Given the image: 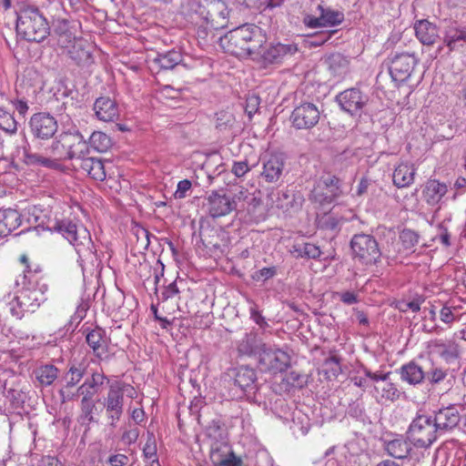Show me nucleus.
<instances>
[{
  "mask_svg": "<svg viewBox=\"0 0 466 466\" xmlns=\"http://www.w3.org/2000/svg\"><path fill=\"white\" fill-rule=\"evenodd\" d=\"M417 64L418 58L413 54H395L390 60V74L394 81L404 82L410 76Z\"/></svg>",
  "mask_w": 466,
  "mask_h": 466,
  "instance_id": "13",
  "label": "nucleus"
},
{
  "mask_svg": "<svg viewBox=\"0 0 466 466\" xmlns=\"http://www.w3.org/2000/svg\"><path fill=\"white\" fill-rule=\"evenodd\" d=\"M35 226L33 231L40 235V229L50 235L52 231L61 234L73 245L79 256H88L94 253V244L89 231L82 225H76L69 220H57L51 216V210L34 207L31 211ZM32 228V226H31Z\"/></svg>",
  "mask_w": 466,
  "mask_h": 466,
  "instance_id": "1",
  "label": "nucleus"
},
{
  "mask_svg": "<svg viewBox=\"0 0 466 466\" xmlns=\"http://www.w3.org/2000/svg\"><path fill=\"white\" fill-rule=\"evenodd\" d=\"M339 299L347 305H352L359 302L358 295L352 291H344L338 293Z\"/></svg>",
  "mask_w": 466,
  "mask_h": 466,
  "instance_id": "63",
  "label": "nucleus"
},
{
  "mask_svg": "<svg viewBox=\"0 0 466 466\" xmlns=\"http://www.w3.org/2000/svg\"><path fill=\"white\" fill-rule=\"evenodd\" d=\"M87 366L84 362H72L63 376V381L66 387H75L84 378Z\"/></svg>",
  "mask_w": 466,
  "mask_h": 466,
  "instance_id": "38",
  "label": "nucleus"
},
{
  "mask_svg": "<svg viewBox=\"0 0 466 466\" xmlns=\"http://www.w3.org/2000/svg\"><path fill=\"white\" fill-rule=\"evenodd\" d=\"M240 352L256 355L263 370L272 373L284 372L290 366V356L284 350L247 336L238 346Z\"/></svg>",
  "mask_w": 466,
  "mask_h": 466,
  "instance_id": "4",
  "label": "nucleus"
},
{
  "mask_svg": "<svg viewBox=\"0 0 466 466\" xmlns=\"http://www.w3.org/2000/svg\"><path fill=\"white\" fill-rule=\"evenodd\" d=\"M225 449L227 451L212 450L210 458L213 464L215 466H242L241 459L237 457L228 447Z\"/></svg>",
  "mask_w": 466,
  "mask_h": 466,
  "instance_id": "35",
  "label": "nucleus"
},
{
  "mask_svg": "<svg viewBox=\"0 0 466 466\" xmlns=\"http://www.w3.org/2000/svg\"><path fill=\"white\" fill-rule=\"evenodd\" d=\"M205 8L203 1L200 0H182L180 4V14L191 23L200 20Z\"/></svg>",
  "mask_w": 466,
  "mask_h": 466,
  "instance_id": "36",
  "label": "nucleus"
},
{
  "mask_svg": "<svg viewBox=\"0 0 466 466\" xmlns=\"http://www.w3.org/2000/svg\"><path fill=\"white\" fill-rule=\"evenodd\" d=\"M416 168L413 164L409 162H400L395 167L392 175L393 183L398 187H406L414 181Z\"/></svg>",
  "mask_w": 466,
  "mask_h": 466,
  "instance_id": "28",
  "label": "nucleus"
},
{
  "mask_svg": "<svg viewBox=\"0 0 466 466\" xmlns=\"http://www.w3.org/2000/svg\"><path fill=\"white\" fill-rule=\"evenodd\" d=\"M113 383L116 386L115 388L118 389L123 398L125 395L130 399L137 398V390L132 385L120 380H115Z\"/></svg>",
  "mask_w": 466,
  "mask_h": 466,
  "instance_id": "54",
  "label": "nucleus"
},
{
  "mask_svg": "<svg viewBox=\"0 0 466 466\" xmlns=\"http://www.w3.org/2000/svg\"><path fill=\"white\" fill-rule=\"evenodd\" d=\"M401 244L406 250H411L419 242V235L411 229H404L400 235Z\"/></svg>",
  "mask_w": 466,
  "mask_h": 466,
  "instance_id": "49",
  "label": "nucleus"
},
{
  "mask_svg": "<svg viewBox=\"0 0 466 466\" xmlns=\"http://www.w3.org/2000/svg\"><path fill=\"white\" fill-rule=\"evenodd\" d=\"M68 55L79 66H87L92 62L89 46L83 39L74 40V44L68 49Z\"/></svg>",
  "mask_w": 466,
  "mask_h": 466,
  "instance_id": "30",
  "label": "nucleus"
},
{
  "mask_svg": "<svg viewBox=\"0 0 466 466\" xmlns=\"http://www.w3.org/2000/svg\"><path fill=\"white\" fill-rule=\"evenodd\" d=\"M232 5L239 10L257 7L258 8V2L257 0H228Z\"/></svg>",
  "mask_w": 466,
  "mask_h": 466,
  "instance_id": "62",
  "label": "nucleus"
},
{
  "mask_svg": "<svg viewBox=\"0 0 466 466\" xmlns=\"http://www.w3.org/2000/svg\"><path fill=\"white\" fill-rule=\"evenodd\" d=\"M319 107L313 103L305 102L293 109L290 121L296 129H310L319 123Z\"/></svg>",
  "mask_w": 466,
  "mask_h": 466,
  "instance_id": "11",
  "label": "nucleus"
},
{
  "mask_svg": "<svg viewBox=\"0 0 466 466\" xmlns=\"http://www.w3.org/2000/svg\"><path fill=\"white\" fill-rule=\"evenodd\" d=\"M425 380L430 384H439L443 381L448 375V370H444L440 366L431 364V367L425 370Z\"/></svg>",
  "mask_w": 466,
  "mask_h": 466,
  "instance_id": "47",
  "label": "nucleus"
},
{
  "mask_svg": "<svg viewBox=\"0 0 466 466\" xmlns=\"http://www.w3.org/2000/svg\"><path fill=\"white\" fill-rule=\"evenodd\" d=\"M17 286H21L24 292H22L23 296H16L13 299V300L9 303V308L11 314L18 319H21L25 313L27 312V277L25 270H24L23 274L18 277L15 280Z\"/></svg>",
  "mask_w": 466,
  "mask_h": 466,
  "instance_id": "21",
  "label": "nucleus"
},
{
  "mask_svg": "<svg viewBox=\"0 0 466 466\" xmlns=\"http://www.w3.org/2000/svg\"><path fill=\"white\" fill-rule=\"evenodd\" d=\"M192 183L188 179L180 180L177 183V190L174 194L176 198H184L187 197V192L191 189Z\"/></svg>",
  "mask_w": 466,
  "mask_h": 466,
  "instance_id": "59",
  "label": "nucleus"
},
{
  "mask_svg": "<svg viewBox=\"0 0 466 466\" xmlns=\"http://www.w3.org/2000/svg\"><path fill=\"white\" fill-rule=\"evenodd\" d=\"M428 349L431 353L439 355L447 362H451L459 357V347L454 341L431 340Z\"/></svg>",
  "mask_w": 466,
  "mask_h": 466,
  "instance_id": "24",
  "label": "nucleus"
},
{
  "mask_svg": "<svg viewBox=\"0 0 466 466\" xmlns=\"http://www.w3.org/2000/svg\"><path fill=\"white\" fill-rule=\"evenodd\" d=\"M31 30L33 32V37L31 41L41 42L47 37L49 35V25L46 19L36 8L31 6Z\"/></svg>",
  "mask_w": 466,
  "mask_h": 466,
  "instance_id": "26",
  "label": "nucleus"
},
{
  "mask_svg": "<svg viewBox=\"0 0 466 466\" xmlns=\"http://www.w3.org/2000/svg\"><path fill=\"white\" fill-rule=\"evenodd\" d=\"M291 253L295 258H319L321 255L319 247L312 243L296 244L292 247Z\"/></svg>",
  "mask_w": 466,
  "mask_h": 466,
  "instance_id": "41",
  "label": "nucleus"
},
{
  "mask_svg": "<svg viewBox=\"0 0 466 466\" xmlns=\"http://www.w3.org/2000/svg\"><path fill=\"white\" fill-rule=\"evenodd\" d=\"M89 145L98 152H106L112 146L111 138L105 133L94 131L89 137Z\"/></svg>",
  "mask_w": 466,
  "mask_h": 466,
  "instance_id": "42",
  "label": "nucleus"
},
{
  "mask_svg": "<svg viewBox=\"0 0 466 466\" xmlns=\"http://www.w3.org/2000/svg\"><path fill=\"white\" fill-rule=\"evenodd\" d=\"M286 171V159L282 154H271L262 160L261 178L267 183H277Z\"/></svg>",
  "mask_w": 466,
  "mask_h": 466,
  "instance_id": "16",
  "label": "nucleus"
},
{
  "mask_svg": "<svg viewBox=\"0 0 466 466\" xmlns=\"http://www.w3.org/2000/svg\"><path fill=\"white\" fill-rule=\"evenodd\" d=\"M221 41L227 52L235 56L243 57L257 56L267 42V37L260 27L243 25L229 31Z\"/></svg>",
  "mask_w": 466,
  "mask_h": 466,
  "instance_id": "3",
  "label": "nucleus"
},
{
  "mask_svg": "<svg viewBox=\"0 0 466 466\" xmlns=\"http://www.w3.org/2000/svg\"><path fill=\"white\" fill-rule=\"evenodd\" d=\"M86 339L88 346L97 357H101V355L106 351L107 341L103 329L96 327L86 332Z\"/></svg>",
  "mask_w": 466,
  "mask_h": 466,
  "instance_id": "32",
  "label": "nucleus"
},
{
  "mask_svg": "<svg viewBox=\"0 0 466 466\" xmlns=\"http://www.w3.org/2000/svg\"><path fill=\"white\" fill-rule=\"evenodd\" d=\"M438 433L433 419L428 415H418L408 431L410 440L420 447L430 446L437 439Z\"/></svg>",
  "mask_w": 466,
  "mask_h": 466,
  "instance_id": "7",
  "label": "nucleus"
},
{
  "mask_svg": "<svg viewBox=\"0 0 466 466\" xmlns=\"http://www.w3.org/2000/svg\"><path fill=\"white\" fill-rule=\"evenodd\" d=\"M226 375L232 380L231 391L236 398L249 397L258 390L257 374L252 368L240 366L229 370Z\"/></svg>",
  "mask_w": 466,
  "mask_h": 466,
  "instance_id": "5",
  "label": "nucleus"
},
{
  "mask_svg": "<svg viewBox=\"0 0 466 466\" xmlns=\"http://www.w3.org/2000/svg\"><path fill=\"white\" fill-rule=\"evenodd\" d=\"M416 37L424 46H432L440 38L439 28L428 20H420L414 25Z\"/></svg>",
  "mask_w": 466,
  "mask_h": 466,
  "instance_id": "23",
  "label": "nucleus"
},
{
  "mask_svg": "<svg viewBox=\"0 0 466 466\" xmlns=\"http://www.w3.org/2000/svg\"><path fill=\"white\" fill-rule=\"evenodd\" d=\"M250 170L251 167L248 165V160L234 161L231 167V172L237 177H243Z\"/></svg>",
  "mask_w": 466,
  "mask_h": 466,
  "instance_id": "55",
  "label": "nucleus"
},
{
  "mask_svg": "<svg viewBox=\"0 0 466 466\" xmlns=\"http://www.w3.org/2000/svg\"><path fill=\"white\" fill-rule=\"evenodd\" d=\"M207 201L208 213L213 218L226 216L236 209V201L218 191L211 192Z\"/></svg>",
  "mask_w": 466,
  "mask_h": 466,
  "instance_id": "18",
  "label": "nucleus"
},
{
  "mask_svg": "<svg viewBox=\"0 0 466 466\" xmlns=\"http://www.w3.org/2000/svg\"><path fill=\"white\" fill-rule=\"evenodd\" d=\"M297 45L293 43H271L267 47H261L256 56L261 58L262 64L267 66L270 65H280L291 58L298 52Z\"/></svg>",
  "mask_w": 466,
  "mask_h": 466,
  "instance_id": "8",
  "label": "nucleus"
},
{
  "mask_svg": "<svg viewBox=\"0 0 466 466\" xmlns=\"http://www.w3.org/2000/svg\"><path fill=\"white\" fill-rule=\"evenodd\" d=\"M182 61V54L180 51L172 49L167 52L158 53L153 59L152 63L163 70H170L179 65Z\"/></svg>",
  "mask_w": 466,
  "mask_h": 466,
  "instance_id": "34",
  "label": "nucleus"
},
{
  "mask_svg": "<svg viewBox=\"0 0 466 466\" xmlns=\"http://www.w3.org/2000/svg\"><path fill=\"white\" fill-rule=\"evenodd\" d=\"M364 374L373 382L374 391L380 400L394 401L400 398V391L397 386L390 380L391 372H373L364 369Z\"/></svg>",
  "mask_w": 466,
  "mask_h": 466,
  "instance_id": "10",
  "label": "nucleus"
},
{
  "mask_svg": "<svg viewBox=\"0 0 466 466\" xmlns=\"http://www.w3.org/2000/svg\"><path fill=\"white\" fill-rule=\"evenodd\" d=\"M336 100L342 110L354 116L360 113L368 103L369 97L358 88H349L339 93Z\"/></svg>",
  "mask_w": 466,
  "mask_h": 466,
  "instance_id": "15",
  "label": "nucleus"
},
{
  "mask_svg": "<svg viewBox=\"0 0 466 466\" xmlns=\"http://www.w3.org/2000/svg\"><path fill=\"white\" fill-rule=\"evenodd\" d=\"M387 452L396 459H405L411 451V444L403 438L391 440L386 443Z\"/></svg>",
  "mask_w": 466,
  "mask_h": 466,
  "instance_id": "37",
  "label": "nucleus"
},
{
  "mask_svg": "<svg viewBox=\"0 0 466 466\" xmlns=\"http://www.w3.org/2000/svg\"><path fill=\"white\" fill-rule=\"evenodd\" d=\"M74 387H66V384H64L62 388L59 390V395L61 397L62 402H67L76 400L80 393L77 392V390L76 391H72V389Z\"/></svg>",
  "mask_w": 466,
  "mask_h": 466,
  "instance_id": "60",
  "label": "nucleus"
},
{
  "mask_svg": "<svg viewBox=\"0 0 466 466\" xmlns=\"http://www.w3.org/2000/svg\"><path fill=\"white\" fill-rule=\"evenodd\" d=\"M106 380L109 382V380L103 372L95 371L91 374L90 378H86L84 383L77 388V392L82 397L94 398L98 392L99 386H102Z\"/></svg>",
  "mask_w": 466,
  "mask_h": 466,
  "instance_id": "29",
  "label": "nucleus"
},
{
  "mask_svg": "<svg viewBox=\"0 0 466 466\" xmlns=\"http://www.w3.org/2000/svg\"><path fill=\"white\" fill-rule=\"evenodd\" d=\"M339 220L331 214H326L319 219L322 228L335 230L338 228Z\"/></svg>",
  "mask_w": 466,
  "mask_h": 466,
  "instance_id": "58",
  "label": "nucleus"
},
{
  "mask_svg": "<svg viewBox=\"0 0 466 466\" xmlns=\"http://www.w3.org/2000/svg\"><path fill=\"white\" fill-rule=\"evenodd\" d=\"M350 248L354 258L364 265H374L381 257L378 242L371 235H355L350 241Z\"/></svg>",
  "mask_w": 466,
  "mask_h": 466,
  "instance_id": "6",
  "label": "nucleus"
},
{
  "mask_svg": "<svg viewBox=\"0 0 466 466\" xmlns=\"http://www.w3.org/2000/svg\"><path fill=\"white\" fill-rule=\"evenodd\" d=\"M321 371L328 380L336 378L341 371L339 359L336 356L326 359L322 364Z\"/></svg>",
  "mask_w": 466,
  "mask_h": 466,
  "instance_id": "45",
  "label": "nucleus"
},
{
  "mask_svg": "<svg viewBox=\"0 0 466 466\" xmlns=\"http://www.w3.org/2000/svg\"><path fill=\"white\" fill-rule=\"evenodd\" d=\"M326 64L331 73L335 76H342L347 73L349 60L339 53L331 54L326 58Z\"/></svg>",
  "mask_w": 466,
  "mask_h": 466,
  "instance_id": "40",
  "label": "nucleus"
},
{
  "mask_svg": "<svg viewBox=\"0 0 466 466\" xmlns=\"http://www.w3.org/2000/svg\"><path fill=\"white\" fill-rule=\"evenodd\" d=\"M48 289L47 283L44 280V279H40L35 281V288L33 290V293L35 295L34 298V302H31V306L39 307L41 303H43L46 299L45 297L46 292Z\"/></svg>",
  "mask_w": 466,
  "mask_h": 466,
  "instance_id": "50",
  "label": "nucleus"
},
{
  "mask_svg": "<svg viewBox=\"0 0 466 466\" xmlns=\"http://www.w3.org/2000/svg\"><path fill=\"white\" fill-rule=\"evenodd\" d=\"M259 103L260 99L256 95H250L247 97L245 111L249 118L258 111Z\"/></svg>",
  "mask_w": 466,
  "mask_h": 466,
  "instance_id": "56",
  "label": "nucleus"
},
{
  "mask_svg": "<svg viewBox=\"0 0 466 466\" xmlns=\"http://www.w3.org/2000/svg\"><path fill=\"white\" fill-rule=\"evenodd\" d=\"M398 309L402 312H406L409 309L412 312H418L420 310V301L419 299L409 302L402 301L399 304Z\"/></svg>",
  "mask_w": 466,
  "mask_h": 466,
  "instance_id": "61",
  "label": "nucleus"
},
{
  "mask_svg": "<svg viewBox=\"0 0 466 466\" xmlns=\"http://www.w3.org/2000/svg\"><path fill=\"white\" fill-rule=\"evenodd\" d=\"M320 19H322L324 26H334L340 24L343 20V14L338 11L331 10L329 8H324L322 5H319Z\"/></svg>",
  "mask_w": 466,
  "mask_h": 466,
  "instance_id": "43",
  "label": "nucleus"
},
{
  "mask_svg": "<svg viewBox=\"0 0 466 466\" xmlns=\"http://www.w3.org/2000/svg\"><path fill=\"white\" fill-rule=\"evenodd\" d=\"M20 224V214L16 210L0 209V238L8 236Z\"/></svg>",
  "mask_w": 466,
  "mask_h": 466,
  "instance_id": "31",
  "label": "nucleus"
},
{
  "mask_svg": "<svg viewBox=\"0 0 466 466\" xmlns=\"http://www.w3.org/2000/svg\"><path fill=\"white\" fill-rule=\"evenodd\" d=\"M86 151L84 150L76 157L75 167L86 172L93 179L103 181L106 178V172L102 161L95 157H86Z\"/></svg>",
  "mask_w": 466,
  "mask_h": 466,
  "instance_id": "20",
  "label": "nucleus"
},
{
  "mask_svg": "<svg viewBox=\"0 0 466 466\" xmlns=\"http://www.w3.org/2000/svg\"><path fill=\"white\" fill-rule=\"evenodd\" d=\"M34 373L39 385L49 386L57 378L58 370L52 364H46L36 368Z\"/></svg>",
  "mask_w": 466,
  "mask_h": 466,
  "instance_id": "39",
  "label": "nucleus"
},
{
  "mask_svg": "<svg viewBox=\"0 0 466 466\" xmlns=\"http://www.w3.org/2000/svg\"><path fill=\"white\" fill-rule=\"evenodd\" d=\"M56 130V121L49 114L39 113L31 117V131L35 140H47L55 135Z\"/></svg>",
  "mask_w": 466,
  "mask_h": 466,
  "instance_id": "17",
  "label": "nucleus"
},
{
  "mask_svg": "<svg viewBox=\"0 0 466 466\" xmlns=\"http://www.w3.org/2000/svg\"><path fill=\"white\" fill-rule=\"evenodd\" d=\"M277 274V268L276 267H268V268H263L259 270H257L252 278L255 280H268L271 278H273Z\"/></svg>",
  "mask_w": 466,
  "mask_h": 466,
  "instance_id": "57",
  "label": "nucleus"
},
{
  "mask_svg": "<svg viewBox=\"0 0 466 466\" xmlns=\"http://www.w3.org/2000/svg\"><path fill=\"white\" fill-rule=\"evenodd\" d=\"M444 44L450 51L457 50L466 44V26L453 23L445 31Z\"/></svg>",
  "mask_w": 466,
  "mask_h": 466,
  "instance_id": "25",
  "label": "nucleus"
},
{
  "mask_svg": "<svg viewBox=\"0 0 466 466\" xmlns=\"http://www.w3.org/2000/svg\"><path fill=\"white\" fill-rule=\"evenodd\" d=\"M341 193L340 180L334 176H328L317 182L311 191L310 199L323 206L332 203Z\"/></svg>",
  "mask_w": 466,
  "mask_h": 466,
  "instance_id": "9",
  "label": "nucleus"
},
{
  "mask_svg": "<svg viewBox=\"0 0 466 466\" xmlns=\"http://www.w3.org/2000/svg\"><path fill=\"white\" fill-rule=\"evenodd\" d=\"M440 319L443 323L451 325L453 321L459 319L458 308L443 306L440 311Z\"/></svg>",
  "mask_w": 466,
  "mask_h": 466,
  "instance_id": "53",
  "label": "nucleus"
},
{
  "mask_svg": "<svg viewBox=\"0 0 466 466\" xmlns=\"http://www.w3.org/2000/svg\"><path fill=\"white\" fill-rule=\"evenodd\" d=\"M16 44L17 48H21L22 50L28 49V38H27V25L25 21H24V17L19 15L16 21Z\"/></svg>",
  "mask_w": 466,
  "mask_h": 466,
  "instance_id": "46",
  "label": "nucleus"
},
{
  "mask_svg": "<svg viewBox=\"0 0 466 466\" xmlns=\"http://www.w3.org/2000/svg\"><path fill=\"white\" fill-rule=\"evenodd\" d=\"M401 380L410 385H419L425 380V370L414 361L404 364L400 369Z\"/></svg>",
  "mask_w": 466,
  "mask_h": 466,
  "instance_id": "27",
  "label": "nucleus"
},
{
  "mask_svg": "<svg viewBox=\"0 0 466 466\" xmlns=\"http://www.w3.org/2000/svg\"><path fill=\"white\" fill-rule=\"evenodd\" d=\"M143 452L147 459L152 461L151 466H154L155 463L157 466H159L157 459V445L153 436L148 437L144 446Z\"/></svg>",
  "mask_w": 466,
  "mask_h": 466,
  "instance_id": "52",
  "label": "nucleus"
},
{
  "mask_svg": "<svg viewBox=\"0 0 466 466\" xmlns=\"http://www.w3.org/2000/svg\"><path fill=\"white\" fill-rule=\"evenodd\" d=\"M192 24L196 26L197 38L201 44H207L208 38L214 36L213 32L217 30L214 26H211V24L204 23L203 19L197 20Z\"/></svg>",
  "mask_w": 466,
  "mask_h": 466,
  "instance_id": "44",
  "label": "nucleus"
},
{
  "mask_svg": "<svg viewBox=\"0 0 466 466\" xmlns=\"http://www.w3.org/2000/svg\"><path fill=\"white\" fill-rule=\"evenodd\" d=\"M128 458L124 454H116L109 458L108 462L112 466H124L127 463Z\"/></svg>",
  "mask_w": 466,
  "mask_h": 466,
  "instance_id": "64",
  "label": "nucleus"
},
{
  "mask_svg": "<svg viewBox=\"0 0 466 466\" xmlns=\"http://www.w3.org/2000/svg\"><path fill=\"white\" fill-rule=\"evenodd\" d=\"M447 193V186L436 179L429 180L423 189V196L428 204L435 205Z\"/></svg>",
  "mask_w": 466,
  "mask_h": 466,
  "instance_id": "33",
  "label": "nucleus"
},
{
  "mask_svg": "<svg viewBox=\"0 0 466 466\" xmlns=\"http://www.w3.org/2000/svg\"><path fill=\"white\" fill-rule=\"evenodd\" d=\"M113 382L108 386L106 396L103 400L106 415L112 427L120 420L124 412V398Z\"/></svg>",
  "mask_w": 466,
  "mask_h": 466,
  "instance_id": "14",
  "label": "nucleus"
},
{
  "mask_svg": "<svg viewBox=\"0 0 466 466\" xmlns=\"http://www.w3.org/2000/svg\"><path fill=\"white\" fill-rule=\"evenodd\" d=\"M459 408L451 405L439 410L434 416L433 421L439 433H443L454 429L461 420Z\"/></svg>",
  "mask_w": 466,
  "mask_h": 466,
  "instance_id": "19",
  "label": "nucleus"
},
{
  "mask_svg": "<svg viewBox=\"0 0 466 466\" xmlns=\"http://www.w3.org/2000/svg\"><path fill=\"white\" fill-rule=\"evenodd\" d=\"M43 154H31V165L57 168L62 159H76L80 153L87 150L86 141L80 133H62L50 146L45 147Z\"/></svg>",
  "mask_w": 466,
  "mask_h": 466,
  "instance_id": "2",
  "label": "nucleus"
},
{
  "mask_svg": "<svg viewBox=\"0 0 466 466\" xmlns=\"http://www.w3.org/2000/svg\"><path fill=\"white\" fill-rule=\"evenodd\" d=\"M96 117L105 122L115 121L118 118L119 109L117 104L109 97H98L94 104Z\"/></svg>",
  "mask_w": 466,
  "mask_h": 466,
  "instance_id": "22",
  "label": "nucleus"
},
{
  "mask_svg": "<svg viewBox=\"0 0 466 466\" xmlns=\"http://www.w3.org/2000/svg\"><path fill=\"white\" fill-rule=\"evenodd\" d=\"M96 410V403L93 398L82 397L81 400V412L82 418L87 423L96 421L94 417V411Z\"/></svg>",
  "mask_w": 466,
  "mask_h": 466,
  "instance_id": "48",
  "label": "nucleus"
},
{
  "mask_svg": "<svg viewBox=\"0 0 466 466\" xmlns=\"http://www.w3.org/2000/svg\"><path fill=\"white\" fill-rule=\"evenodd\" d=\"M0 129L6 133H13L16 130V122L13 116L0 108Z\"/></svg>",
  "mask_w": 466,
  "mask_h": 466,
  "instance_id": "51",
  "label": "nucleus"
},
{
  "mask_svg": "<svg viewBox=\"0 0 466 466\" xmlns=\"http://www.w3.org/2000/svg\"><path fill=\"white\" fill-rule=\"evenodd\" d=\"M203 15L201 19L204 23L211 24L216 29H222L228 25V11L222 0H203Z\"/></svg>",
  "mask_w": 466,
  "mask_h": 466,
  "instance_id": "12",
  "label": "nucleus"
}]
</instances>
